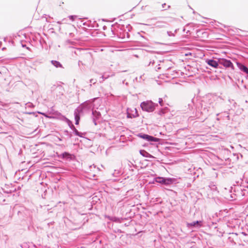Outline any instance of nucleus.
<instances>
[{"mask_svg": "<svg viewBox=\"0 0 248 248\" xmlns=\"http://www.w3.org/2000/svg\"><path fill=\"white\" fill-rule=\"evenodd\" d=\"M138 136L143 139L146 140L148 141L157 142L159 140L158 139L146 134H139Z\"/></svg>", "mask_w": 248, "mask_h": 248, "instance_id": "obj_5", "label": "nucleus"}, {"mask_svg": "<svg viewBox=\"0 0 248 248\" xmlns=\"http://www.w3.org/2000/svg\"><path fill=\"white\" fill-rule=\"evenodd\" d=\"M197 28L198 27L195 26L193 23H187V39L188 37L191 38H196V34L193 35L192 31H193V30H197Z\"/></svg>", "mask_w": 248, "mask_h": 248, "instance_id": "obj_2", "label": "nucleus"}, {"mask_svg": "<svg viewBox=\"0 0 248 248\" xmlns=\"http://www.w3.org/2000/svg\"><path fill=\"white\" fill-rule=\"evenodd\" d=\"M140 107L143 110L152 112L155 108L154 104L151 101H146L141 103Z\"/></svg>", "mask_w": 248, "mask_h": 248, "instance_id": "obj_1", "label": "nucleus"}, {"mask_svg": "<svg viewBox=\"0 0 248 248\" xmlns=\"http://www.w3.org/2000/svg\"><path fill=\"white\" fill-rule=\"evenodd\" d=\"M22 48L23 49H25L26 50H29L28 47H25L24 46H22Z\"/></svg>", "mask_w": 248, "mask_h": 248, "instance_id": "obj_20", "label": "nucleus"}, {"mask_svg": "<svg viewBox=\"0 0 248 248\" xmlns=\"http://www.w3.org/2000/svg\"><path fill=\"white\" fill-rule=\"evenodd\" d=\"M237 64L241 71L248 74V68L246 66L242 65V63H237Z\"/></svg>", "mask_w": 248, "mask_h": 248, "instance_id": "obj_7", "label": "nucleus"}, {"mask_svg": "<svg viewBox=\"0 0 248 248\" xmlns=\"http://www.w3.org/2000/svg\"><path fill=\"white\" fill-rule=\"evenodd\" d=\"M159 103L160 104V105L162 106L163 105V100L161 98H159V101H158Z\"/></svg>", "mask_w": 248, "mask_h": 248, "instance_id": "obj_16", "label": "nucleus"}, {"mask_svg": "<svg viewBox=\"0 0 248 248\" xmlns=\"http://www.w3.org/2000/svg\"><path fill=\"white\" fill-rule=\"evenodd\" d=\"M192 31V35L196 34V38L202 37V38H207L208 36V33L205 31L204 30H200L197 28V30H193Z\"/></svg>", "mask_w": 248, "mask_h": 248, "instance_id": "obj_3", "label": "nucleus"}, {"mask_svg": "<svg viewBox=\"0 0 248 248\" xmlns=\"http://www.w3.org/2000/svg\"><path fill=\"white\" fill-rule=\"evenodd\" d=\"M227 118H228V119H230V117H229V115L227 116Z\"/></svg>", "mask_w": 248, "mask_h": 248, "instance_id": "obj_23", "label": "nucleus"}, {"mask_svg": "<svg viewBox=\"0 0 248 248\" xmlns=\"http://www.w3.org/2000/svg\"><path fill=\"white\" fill-rule=\"evenodd\" d=\"M56 63V65H55V66L57 67H58V66H61V64H60V63Z\"/></svg>", "mask_w": 248, "mask_h": 248, "instance_id": "obj_19", "label": "nucleus"}, {"mask_svg": "<svg viewBox=\"0 0 248 248\" xmlns=\"http://www.w3.org/2000/svg\"><path fill=\"white\" fill-rule=\"evenodd\" d=\"M164 113H165V110H164V109H162V110H160L159 111V114L160 115H162V114H164Z\"/></svg>", "mask_w": 248, "mask_h": 248, "instance_id": "obj_18", "label": "nucleus"}, {"mask_svg": "<svg viewBox=\"0 0 248 248\" xmlns=\"http://www.w3.org/2000/svg\"><path fill=\"white\" fill-rule=\"evenodd\" d=\"M80 119V117L78 114H76L75 115V120H76V124H79V121Z\"/></svg>", "mask_w": 248, "mask_h": 248, "instance_id": "obj_10", "label": "nucleus"}, {"mask_svg": "<svg viewBox=\"0 0 248 248\" xmlns=\"http://www.w3.org/2000/svg\"><path fill=\"white\" fill-rule=\"evenodd\" d=\"M173 183V180L171 178L165 179L164 181V184L165 185H170Z\"/></svg>", "mask_w": 248, "mask_h": 248, "instance_id": "obj_8", "label": "nucleus"}, {"mask_svg": "<svg viewBox=\"0 0 248 248\" xmlns=\"http://www.w3.org/2000/svg\"><path fill=\"white\" fill-rule=\"evenodd\" d=\"M202 221H194L191 223L187 224V227H192L195 228H199L202 226Z\"/></svg>", "mask_w": 248, "mask_h": 248, "instance_id": "obj_6", "label": "nucleus"}, {"mask_svg": "<svg viewBox=\"0 0 248 248\" xmlns=\"http://www.w3.org/2000/svg\"><path fill=\"white\" fill-rule=\"evenodd\" d=\"M209 66H212L214 68H217L218 66L219 63H207Z\"/></svg>", "mask_w": 248, "mask_h": 248, "instance_id": "obj_9", "label": "nucleus"}, {"mask_svg": "<svg viewBox=\"0 0 248 248\" xmlns=\"http://www.w3.org/2000/svg\"><path fill=\"white\" fill-rule=\"evenodd\" d=\"M213 187H214L213 188V189H217V187L215 186H214Z\"/></svg>", "mask_w": 248, "mask_h": 248, "instance_id": "obj_22", "label": "nucleus"}, {"mask_svg": "<svg viewBox=\"0 0 248 248\" xmlns=\"http://www.w3.org/2000/svg\"><path fill=\"white\" fill-rule=\"evenodd\" d=\"M221 62H231V61L230 60L224 59Z\"/></svg>", "mask_w": 248, "mask_h": 248, "instance_id": "obj_17", "label": "nucleus"}, {"mask_svg": "<svg viewBox=\"0 0 248 248\" xmlns=\"http://www.w3.org/2000/svg\"><path fill=\"white\" fill-rule=\"evenodd\" d=\"M189 46V44H187V62L189 60H191L190 62H199L198 60L192 59V57H196L195 53L194 52V50H192L191 52H188L189 50L190 47L188 46Z\"/></svg>", "mask_w": 248, "mask_h": 248, "instance_id": "obj_4", "label": "nucleus"}, {"mask_svg": "<svg viewBox=\"0 0 248 248\" xmlns=\"http://www.w3.org/2000/svg\"><path fill=\"white\" fill-rule=\"evenodd\" d=\"M165 178L162 177H158L156 178V181L159 183H162L164 184Z\"/></svg>", "mask_w": 248, "mask_h": 248, "instance_id": "obj_11", "label": "nucleus"}, {"mask_svg": "<svg viewBox=\"0 0 248 248\" xmlns=\"http://www.w3.org/2000/svg\"><path fill=\"white\" fill-rule=\"evenodd\" d=\"M77 16H69V18L70 19H71L72 21H74L75 19V18Z\"/></svg>", "mask_w": 248, "mask_h": 248, "instance_id": "obj_15", "label": "nucleus"}, {"mask_svg": "<svg viewBox=\"0 0 248 248\" xmlns=\"http://www.w3.org/2000/svg\"><path fill=\"white\" fill-rule=\"evenodd\" d=\"M205 62H220L219 60H215L214 59H207L205 60Z\"/></svg>", "mask_w": 248, "mask_h": 248, "instance_id": "obj_12", "label": "nucleus"}, {"mask_svg": "<svg viewBox=\"0 0 248 248\" xmlns=\"http://www.w3.org/2000/svg\"><path fill=\"white\" fill-rule=\"evenodd\" d=\"M187 7H188L189 9L190 10V11H192L193 14H198L196 12H195L191 7L190 5H187Z\"/></svg>", "mask_w": 248, "mask_h": 248, "instance_id": "obj_13", "label": "nucleus"}, {"mask_svg": "<svg viewBox=\"0 0 248 248\" xmlns=\"http://www.w3.org/2000/svg\"><path fill=\"white\" fill-rule=\"evenodd\" d=\"M223 64H224V66H225L226 67H230L232 65V63H228V62L223 63Z\"/></svg>", "mask_w": 248, "mask_h": 248, "instance_id": "obj_14", "label": "nucleus"}, {"mask_svg": "<svg viewBox=\"0 0 248 248\" xmlns=\"http://www.w3.org/2000/svg\"><path fill=\"white\" fill-rule=\"evenodd\" d=\"M218 24H220L221 26H223L224 28H226V26L225 25H224V24H222L220 23H219V22H218Z\"/></svg>", "mask_w": 248, "mask_h": 248, "instance_id": "obj_21", "label": "nucleus"}]
</instances>
